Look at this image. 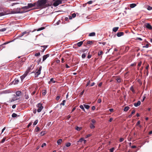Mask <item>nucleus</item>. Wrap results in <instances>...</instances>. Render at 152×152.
Segmentation results:
<instances>
[{"mask_svg":"<svg viewBox=\"0 0 152 152\" xmlns=\"http://www.w3.org/2000/svg\"><path fill=\"white\" fill-rule=\"evenodd\" d=\"M95 35V32H92L89 34V36H94Z\"/></svg>","mask_w":152,"mask_h":152,"instance_id":"5701e85b","label":"nucleus"},{"mask_svg":"<svg viewBox=\"0 0 152 152\" xmlns=\"http://www.w3.org/2000/svg\"><path fill=\"white\" fill-rule=\"evenodd\" d=\"M147 9L148 10H152V7H151L149 6H147Z\"/></svg>","mask_w":152,"mask_h":152,"instance_id":"c85d7f7f","label":"nucleus"},{"mask_svg":"<svg viewBox=\"0 0 152 152\" xmlns=\"http://www.w3.org/2000/svg\"><path fill=\"white\" fill-rule=\"evenodd\" d=\"M132 148H137L136 146L135 145L132 146L131 147Z\"/></svg>","mask_w":152,"mask_h":152,"instance_id":"338daca9","label":"nucleus"},{"mask_svg":"<svg viewBox=\"0 0 152 152\" xmlns=\"http://www.w3.org/2000/svg\"><path fill=\"white\" fill-rule=\"evenodd\" d=\"M141 102L140 101H139L137 103H135L134 104V105L135 107H137L140 105Z\"/></svg>","mask_w":152,"mask_h":152,"instance_id":"ddd939ff","label":"nucleus"},{"mask_svg":"<svg viewBox=\"0 0 152 152\" xmlns=\"http://www.w3.org/2000/svg\"><path fill=\"white\" fill-rule=\"evenodd\" d=\"M116 80L117 81V82L118 83H121V79L119 77L116 78Z\"/></svg>","mask_w":152,"mask_h":152,"instance_id":"6ab92c4d","label":"nucleus"},{"mask_svg":"<svg viewBox=\"0 0 152 152\" xmlns=\"http://www.w3.org/2000/svg\"><path fill=\"white\" fill-rule=\"evenodd\" d=\"M136 6V4H130V7L131 8H133L135 7Z\"/></svg>","mask_w":152,"mask_h":152,"instance_id":"412c9836","label":"nucleus"},{"mask_svg":"<svg viewBox=\"0 0 152 152\" xmlns=\"http://www.w3.org/2000/svg\"><path fill=\"white\" fill-rule=\"evenodd\" d=\"M81 127H80L78 126H77L76 127V129L77 131H80L81 130Z\"/></svg>","mask_w":152,"mask_h":152,"instance_id":"79ce46f5","label":"nucleus"},{"mask_svg":"<svg viewBox=\"0 0 152 152\" xmlns=\"http://www.w3.org/2000/svg\"><path fill=\"white\" fill-rule=\"evenodd\" d=\"M38 122V121L37 120L36 121H35L34 122V123L33 124V125H34V126L36 125L37 124Z\"/></svg>","mask_w":152,"mask_h":152,"instance_id":"473e14b6","label":"nucleus"},{"mask_svg":"<svg viewBox=\"0 0 152 152\" xmlns=\"http://www.w3.org/2000/svg\"><path fill=\"white\" fill-rule=\"evenodd\" d=\"M25 98L26 99H28V98H29L28 95H27L26 94V93H25Z\"/></svg>","mask_w":152,"mask_h":152,"instance_id":"72a5a7b5","label":"nucleus"},{"mask_svg":"<svg viewBox=\"0 0 152 152\" xmlns=\"http://www.w3.org/2000/svg\"><path fill=\"white\" fill-rule=\"evenodd\" d=\"M16 94L17 96H19L21 95V92L20 91H18L16 92Z\"/></svg>","mask_w":152,"mask_h":152,"instance_id":"a211bd4d","label":"nucleus"},{"mask_svg":"<svg viewBox=\"0 0 152 152\" xmlns=\"http://www.w3.org/2000/svg\"><path fill=\"white\" fill-rule=\"evenodd\" d=\"M130 89L133 93H134L135 92L132 86L131 87Z\"/></svg>","mask_w":152,"mask_h":152,"instance_id":"2f4dec72","label":"nucleus"},{"mask_svg":"<svg viewBox=\"0 0 152 152\" xmlns=\"http://www.w3.org/2000/svg\"><path fill=\"white\" fill-rule=\"evenodd\" d=\"M49 56V54H47L44 55L43 57L42 61H44Z\"/></svg>","mask_w":152,"mask_h":152,"instance_id":"9b49d317","label":"nucleus"},{"mask_svg":"<svg viewBox=\"0 0 152 152\" xmlns=\"http://www.w3.org/2000/svg\"><path fill=\"white\" fill-rule=\"evenodd\" d=\"M80 108L82 109V110H83L84 111H85V109L84 108V107L82 105H80Z\"/></svg>","mask_w":152,"mask_h":152,"instance_id":"ea45409f","label":"nucleus"},{"mask_svg":"<svg viewBox=\"0 0 152 152\" xmlns=\"http://www.w3.org/2000/svg\"><path fill=\"white\" fill-rule=\"evenodd\" d=\"M36 4V2L34 3L33 4L29 3L28 4V6L23 7H22V9H25V10L26 11V12H27L28 11V10L29 8L35 6Z\"/></svg>","mask_w":152,"mask_h":152,"instance_id":"f03ea898","label":"nucleus"},{"mask_svg":"<svg viewBox=\"0 0 152 152\" xmlns=\"http://www.w3.org/2000/svg\"><path fill=\"white\" fill-rule=\"evenodd\" d=\"M6 28H3L0 29V31H6Z\"/></svg>","mask_w":152,"mask_h":152,"instance_id":"37998d69","label":"nucleus"},{"mask_svg":"<svg viewBox=\"0 0 152 152\" xmlns=\"http://www.w3.org/2000/svg\"><path fill=\"white\" fill-rule=\"evenodd\" d=\"M124 33L122 32H118L117 34V35L118 37H120L121 36L124 35Z\"/></svg>","mask_w":152,"mask_h":152,"instance_id":"9d476101","label":"nucleus"},{"mask_svg":"<svg viewBox=\"0 0 152 152\" xmlns=\"http://www.w3.org/2000/svg\"><path fill=\"white\" fill-rule=\"evenodd\" d=\"M149 45L148 44H146L145 46H143V48H148V47Z\"/></svg>","mask_w":152,"mask_h":152,"instance_id":"de8ad7c7","label":"nucleus"},{"mask_svg":"<svg viewBox=\"0 0 152 152\" xmlns=\"http://www.w3.org/2000/svg\"><path fill=\"white\" fill-rule=\"evenodd\" d=\"M42 69V66H40L39 69L37 70V72L35 73V77H37L41 73V71Z\"/></svg>","mask_w":152,"mask_h":152,"instance_id":"423d86ee","label":"nucleus"},{"mask_svg":"<svg viewBox=\"0 0 152 152\" xmlns=\"http://www.w3.org/2000/svg\"><path fill=\"white\" fill-rule=\"evenodd\" d=\"M86 56V53H83L82 56V57L83 58H85Z\"/></svg>","mask_w":152,"mask_h":152,"instance_id":"c756f323","label":"nucleus"},{"mask_svg":"<svg viewBox=\"0 0 152 152\" xmlns=\"http://www.w3.org/2000/svg\"><path fill=\"white\" fill-rule=\"evenodd\" d=\"M142 64V62L141 61L138 64V69H139V67L141 66V65Z\"/></svg>","mask_w":152,"mask_h":152,"instance_id":"4c0bfd02","label":"nucleus"},{"mask_svg":"<svg viewBox=\"0 0 152 152\" xmlns=\"http://www.w3.org/2000/svg\"><path fill=\"white\" fill-rule=\"evenodd\" d=\"M65 102H66V100H64L62 101V102L60 104V105H64L65 103Z\"/></svg>","mask_w":152,"mask_h":152,"instance_id":"c9c22d12","label":"nucleus"},{"mask_svg":"<svg viewBox=\"0 0 152 152\" xmlns=\"http://www.w3.org/2000/svg\"><path fill=\"white\" fill-rule=\"evenodd\" d=\"M60 98V96H56V100H58Z\"/></svg>","mask_w":152,"mask_h":152,"instance_id":"6e6d98bb","label":"nucleus"},{"mask_svg":"<svg viewBox=\"0 0 152 152\" xmlns=\"http://www.w3.org/2000/svg\"><path fill=\"white\" fill-rule=\"evenodd\" d=\"M93 2V1H90L88 2L87 3L89 4H91Z\"/></svg>","mask_w":152,"mask_h":152,"instance_id":"052dcab7","label":"nucleus"},{"mask_svg":"<svg viewBox=\"0 0 152 152\" xmlns=\"http://www.w3.org/2000/svg\"><path fill=\"white\" fill-rule=\"evenodd\" d=\"M40 55V53H36L35 54V56H39Z\"/></svg>","mask_w":152,"mask_h":152,"instance_id":"49530a36","label":"nucleus"},{"mask_svg":"<svg viewBox=\"0 0 152 152\" xmlns=\"http://www.w3.org/2000/svg\"><path fill=\"white\" fill-rule=\"evenodd\" d=\"M76 16V14L75 13H74L72 14V16L73 18H75Z\"/></svg>","mask_w":152,"mask_h":152,"instance_id":"4d7b16f0","label":"nucleus"},{"mask_svg":"<svg viewBox=\"0 0 152 152\" xmlns=\"http://www.w3.org/2000/svg\"><path fill=\"white\" fill-rule=\"evenodd\" d=\"M145 26L148 29L150 30H152V26L149 23H145Z\"/></svg>","mask_w":152,"mask_h":152,"instance_id":"6e6552de","label":"nucleus"},{"mask_svg":"<svg viewBox=\"0 0 152 152\" xmlns=\"http://www.w3.org/2000/svg\"><path fill=\"white\" fill-rule=\"evenodd\" d=\"M56 82V81L53 80V78H51L50 79V81L48 82L49 84H51L52 83H55Z\"/></svg>","mask_w":152,"mask_h":152,"instance_id":"4468645a","label":"nucleus"},{"mask_svg":"<svg viewBox=\"0 0 152 152\" xmlns=\"http://www.w3.org/2000/svg\"><path fill=\"white\" fill-rule=\"evenodd\" d=\"M19 3H12L11 4V6H14V5H15V4H19Z\"/></svg>","mask_w":152,"mask_h":152,"instance_id":"603ef678","label":"nucleus"},{"mask_svg":"<svg viewBox=\"0 0 152 152\" xmlns=\"http://www.w3.org/2000/svg\"><path fill=\"white\" fill-rule=\"evenodd\" d=\"M102 53H103V52L102 51H100L99 52L98 55L99 56H100L101 55H102Z\"/></svg>","mask_w":152,"mask_h":152,"instance_id":"a18cd8bd","label":"nucleus"},{"mask_svg":"<svg viewBox=\"0 0 152 152\" xmlns=\"http://www.w3.org/2000/svg\"><path fill=\"white\" fill-rule=\"evenodd\" d=\"M62 141V140L61 139H59L57 141V143L58 145L61 144V143Z\"/></svg>","mask_w":152,"mask_h":152,"instance_id":"b1692460","label":"nucleus"},{"mask_svg":"<svg viewBox=\"0 0 152 152\" xmlns=\"http://www.w3.org/2000/svg\"><path fill=\"white\" fill-rule=\"evenodd\" d=\"M102 102V100L101 99H98V100H97V102H98L99 103H100L101 102Z\"/></svg>","mask_w":152,"mask_h":152,"instance_id":"864d4df0","label":"nucleus"},{"mask_svg":"<svg viewBox=\"0 0 152 152\" xmlns=\"http://www.w3.org/2000/svg\"><path fill=\"white\" fill-rule=\"evenodd\" d=\"M136 40H140V41H142V39L141 38H139V37L137 38V39H136Z\"/></svg>","mask_w":152,"mask_h":152,"instance_id":"e2e57ef3","label":"nucleus"},{"mask_svg":"<svg viewBox=\"0 0 152 152\" xmlns=\"http://www.w3.org/2000/svg\"><path fill=\"white\" fill-rule=\"evenodd\" d=\"M32 124L31 123H30L28 125L27 127L28 128Z\"/></svg>","mask_w":152,"mask_h":152,"instance_id":"774afa93","label":"nucleus"},{"mask_svg":"<svg viewBox=\"0 0 152 152\" xmlns=\"http://www.w3.org/2000/svg\"><path fill=\"white\" fill-rule=\"evenodd\" d=\"M56 62L57 63H60V61L59 60V59H57L56 60Z\"/></svg>","mask_w":152,"mask_h":152,"instance_id":"69168bd1","label":"nucleus"},{"mask_svg":"<svg viewBox=\"0 0 152 152\" xmlns=\"http://www.w3.org/2000/svg\"><path fill=\"white\" fill-rule=\"evenodd\" d=\"M40 131V128L38 127H37L35 129V131L36 132H39Z\"/></svg>","mask_w":152,"mask_h":152,"instance_id":"cd10ccee","label":"nucleus"},{"mask_svg":"<svg viewBox=\"0 0 152 152\" xmlns=\"http://www.w3.org/2000/svg\"><path fill=\"white\" fill-rule=\"evenodd\" d=\"M129 107L128 106H127L125 107L124 110V111H127L129 110Z\"/></svg>","mask_w":152,"mask_h":152,"instance_id":"4be33fe9","label":"nucleus"},{"mask_svg":"<svg viewBox=\"0 0 152 152\" xmlns=\"http://www.w3.org/2000/svg\"><path fill=\"white\" fill-rule=\"evenodd\" d=\"M90 80H89L88 82H87V83L86 85V86H88L90 84Z\"/></svg>","mask_w":152,"mask_h":152,"instance_id":"13d9d810","label":"nucleus"},{"mask_svg":"<svg viewBox=\"0 0 152 152\" xmlns=\"http://www.w3.org/2000/svg\"><path fill=\"white\" fill-rule=\"evenodd\" d=\"M37 107L38 108L37 111L38 112H40L43 108V106L42 104L39 103L37 105Z\"/></svg>","mask_w":152,"mask_h":152,"instance_id":"20e7f679","label":"nucleus"},{"mask_svg":"<svg viewBox=\"0 0 152 152\" xmlns=\"http://www.w3.org/2000/svg\"><path fill=\"white\" fill-rule=\"evenodd\" d=\"M96 121L94 119H92L91 120V123H92L93 124H95L96 123Z\"/></svg>","mask_w":152,"mask_h":152,"instance_id":"58836bf2","label":"nucleus"},{"mask_svg":"<svg viewBox=\"0 0 152 152\" xmlns=\"http://www.w3.org/2000/svg\"><path fill=\"white\" fill-rule=\"evenodd\" d=\"M83 106L84 107L87 109H88L90 107V106L88 105L84 104Z\"/></svg>","mask_w":152,"mask_h":152,"instance_id":"393cba45","label":"nucleus"},{"mask_svg":"<svg viewBox=\"0 0 152 152\" xmlns=\"http://www.w3.org/2000/svg\"><path fill=\"white\" fill-rule=\"evenodd\" d=\"M92 109L93 110H94L95 109L96 107L95 106H93L91 107Z\"/></svg>","mask_w":152,"mask_h":152,"instance_id":"0e129e2a","label":"nucleus"},{"mask_svg":"<svg viewBox=\"0 0 152 152\" xmlns=\"http://www.w3.org/2000/svg\"><path fill=\"white\" fill-rule=\"evenodd\" d=\"M19 82V80L18 79L15 78L14 81H13L14 84H17Z\"/></svg>","mask_w":152,"mask_h":152,"instance_id":"2eb2a0df","label":"nucleus"},{"mask_svg":"<svg viewBox=\"0 0 152 152\" xmlns=\"http://www.w3.org/2000/svg\"><path fill=\"white\" fill-rule=\"evenodd\" d=\"M54 1V2L53 3V5L54 7H56L62 3L61 0H56Z\"/></svg>","mask_w":152,"mask_h":152,"instance_id":"39448f33","label":"nucleus"},{"mask_svg":"<svg viewBox=\"0 0 152 152\" xmlns=\"http://www.w3.org/2000/svg\"><path fill=\"white\" fill-rule=\"evenodd\" d=\"M71 145V143L70 142H68L66 144V146L67 147H69Z\"/></svg>","mask_w":152,"mask_h":152,"instance_id":"a19ab883","label":"nucleus"},{"mask_svg":"<svg viewBox=\"0 0 152 152\" xmlns=\"http://www.w3.org/2000/svg\"><path fill=\"white\" fill-rule=\"evenodd\" d=\"M47 3L46 0H38L37 2V6L39 8L45 7Z\"/></svg>","mask_w":152,"mask_h":152,"instance_id":"f257e3e1","label":"nucleus"},{"mask_svg":"<svg viewBox=\"0 0 152 152\" xmlns=\"http://www.w3.org/2000/svg\"><path fill=\"white\" fill-rule=\"evenodd\" d=\"M6 137H4L1 140V141L0 142L1 143H4L6 140Z\"/></svg>","mask_w":152,"mask_h":152,"instance_id":"f704fd0d","label":"nucleus"},{"mask_svg":"<svg viewBox=\"0 0 152 152\" xmlns=\"http://www.w3.org/2000/svg\"><path fill=\"white\" fill-rule=\"evenodd\" d=\"M140 121H139L137 122L136 126H138L139 125H140Z\"/></svg>","mask_w":152,"mask_h":152,"instance_id":"c03bdc74","label":"nucleus"},{"mask_svg":"<svg viewBox=\"0 0 152 152\" xmlns=\"http://www.w3.org/2000/svg\"><path fill=\"white\" fill-rule=\"evenodd\" d=\"M99 43L100 44H102L103 45H105V44H106V42H99Z\"/></svg>","mask_w":152,"mask_h":152,"instance_id":"3c124183","label":"nucleus"},{"mask_svg":"<svg viewBox=\"0 0 152 152\" xmlns=\"http://www.w3.org/2000/svg\"><path fill=\"white\" fill-rule=\"evenodd\" d=\"M29 72V71H26L23 75L20 77L21 81H22L27 76L28 73Z\"/></svg>","mask_w":152,"mask_h":152,"instance_id":"0eeeda50","label":"nucleus"},{"mask_svg":"<svg viewBox=\"0 0 152 152\" xmlns=\"http://www.w3.org/2000/svg\"><path fill=\"white\" fill-rule=\"evenodd\" d=\"M84 41H80L79 42H78L77 44L74 45H73V48H75V46H77L78 47H80L83 44Z\"/></svg>","mask_w":152,"mask_h":152,"instance_id":"1a4fd4ad","label":"nucleus"},{"mask_svg":"<svg viewBox=\"0 0 152 152\" xmlns=\"http://www.w3.org/2000/svg\"><path fill=\"white\" fill-rule=\"evenodd\" d=\"M46 145V144L45 143H43L41 146L42 147H43L44 146H45Z\"/></svg>","mask_w":152,"mask_h":152,"instance_id":"680f3d73","label":"nucleus"},{"mask_svg":"<svg viewBox=\"0 0 152 152\" xmlns=\"http://www.w3.org/2000/svg\"><path fill=\"white\" fill-rule=\"evenodd\" d=\"M114 150V148H112L110 149V152H113Z\"/></svg>","mask_w":152,"mask_h":152,"instance_id":"09e8293b","label":"nucleus"},{"mask_svg":"<svg viewBox=\"0 0 152 152\" xmlns=\"http://www.w3.org/2000/svg\"><path fill=\"white\" fill-rule=\"evenodd\" d=\"M135 110H133L132 111V112L131 113V114L132 115H133L134 114V113H135Z\"/></svg>","mask_w":152,"mask_h":152,"instance_id":"8fccbe9b","label":"nucleus"},{"mask_svg":"<svg viewBox=\"0 0 152 152\" xmlns=\"http://www.w3.org/2000/svg\"><path fill=\"white\" fill-rule=\"evenodd\" d=\"M17 116V114L15 113H13L12 115V117L13 118L16 117Z\"/></svg>","mask_w":152,"mask_h":152,"instance_id":"7c9ffc66","label":"nucleus"},{"mask_svg":"<svg viewBox=\"0 0 152 152\" xmlns=\"http://www.w3.org/2000/svg\"><path fill=\"white\" fill-rule=\"evenodd\" d=\"M22 7L21 8H18L16 9H15V10L16 11V12L18 13H23L26 12V11L24 9H22Z\"/></svg>","mask_w":152,"mask_h":152,"instance_id":"7ed1b4c3","label":"nucleus"},{"mask_svg":"<svg viewBox=\"0 0 152 152\" xmlns=\"http://www.w3.org/2000/svg\"><path fill=\"white\" fill-rule=\"evenodd\" d=\"M83 140L84 138H81L79 140L77 141V142H83Z\"/></svg>","mask_w":152,"mask_h":152,"instance_id":"a878e982","label":"nucleus"},{"mask_svg":"<svg viewBox=\"0 0 152 152\" xmlns=\"http://www.w3.org/2000/svg\"><path fill=\"white\" fill-rule=\"evenodd\" d=\"M94 124L92 123H91L90 126V127L91 129H94L95 128V127Z\"/></svg>","mask_w":152,"mask_h":152,"instance_id":"aec40b11","label":"nucleus"},{"mask_svg":"<svg viewBox=\"0 0 152 152\" xmlns=\"http://www.w3.org/2000/svg\"><path fill=\"white\" fill-rule=\"evenodd\" d=\"M118 29L119 27H114L113 29V31L114 32H116L118 30Z\"/></svg>","mask_w":152,"mask_h":152,"instance_id":"f3484780","label":"nucleus"},{"mask_svg":"<svg viewBox=\"0 0 152 152\" xmlns=\"http://www.w3.org/2000/svg\"><path fill=\"white\" fill-rule=\"evenodd\" d=\"M124 139L123 138H120V140H119V141L120 142H123L124 140Z\"/></svg>","mask_w":152,"mask_h":152,"instance_id":"5fc2aeb1","label":"nucleus"},{"mask_svg":"<svg viewBox=\"0 0 152 152\" xmlns=\"http://www.w3.org/2000/svg\"><path fill=\"white\" fill-rule=\"evenodd\" d=\"M92 44V42L91 41H88L85 44V43H84V45H91Z\"/></svg>","mask_w":152,"mask_h":152,"instance_id":"dca6fc26","label":"nucleus"},{"mask_svg":"<svg viewBox=\"0 0 152 152\" xmlns=\"http://www.w3.org/2000/svg\"><path fill=\"white\" fill-rule=\"evenodd\" d=\"M84 90H83L80 93V96H81L82 95H83V94L84 93Z\"/></svg>","mask_w":152,"mask_h":152,"instance_id":"bf43d9fd","label":"nucleus"},{"mask_svg":"<svg viewBox=\"0 0 152 152\" xmlns=\"http://www.w3.org/2000/svg\"><path fill=\"white\" fill-rule=\"evenodd\" d=\"M29 34V32H27L26 31H25L23 32L21 34V36H22L24 35L25 34H26V35H28Z\"/></svg>","mask_w":152,"mask_h":152,"instance_id":"f8f14e48","label":"nucleus"},{"mask_svg":"<svg viewBox=\"0 0 152 152\" xmlns=\"http://www.w3.org/2000/svg\"><path fill=\"white\" fill-rule=\"evenodd\" d=\"M46 93V91L45 90H43L42 91V94L43 95H45Z\"/></svg>","mask_w":152,"mask_h":152,"instance_id":"e433bc0d","label":"nucleus"},{"mask_svg":"<svg viewBox=\"0 0 152 152\" xmlns=\"http://www.w3.org/2000/svg\"><path fill=\"white\" fill-rule=\"evenodd\" d=\"M45 28V27H42L40 28H39L37 30V31H41V30H43Z\"/></svg>","mask_w":152,"mask_h":152,"instance_id":"bb28decb","label":"nucleus"}]
</instances>
